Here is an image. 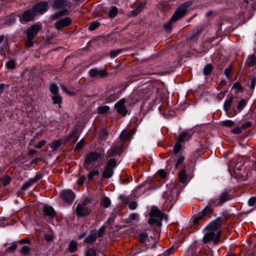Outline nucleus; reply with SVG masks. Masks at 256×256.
Returning a JSON list of instances; mask_svg holds the SVG:
<instances>
[{"label": "nucleus", "mask_w": 256, "mask_h": 256, "mask_svg": "<svg viewBox=\"0 0 256 256\" xmlns=\"http://www.w3.org/2000/svg\"><path fill=\"white\" fill-rule=\"evenodd\" d=\"M10 178L8 176H4L2 179V183L3 186H6L8 184L10 181Z\"/></svg>", "instance_id": "obj_52"}, {"label": "nucleus", "mask_w": 256, "mask_h": 256, "mask_svg": "<svg viewBox=\"0 0 256 256\" xmlns=\"http://www.w3.org/2000/svg\"><path fill=\"white\" fill-rule=\"evenodd\" d=\"M99 174V172L98 170H94L91 171L88 174V178L90 180H92L93 177L95 176H97Z\"/></svg>", "instance_id": "obj_47"}, {"label": "nucleus", "mask_w": 256, "mask_h": 256, "mask_svg": "<svg viewBox=\"0 0 256 256\" xmlns=\"http://www.w3.org/2000/svg\"><path fill=\"white\" fill-rule=\"evenodd\" d=\"M116 164V162L114 159H110L106 163L102 173V176L106 178H110L114 173L113 168Z\"/></svg>", "instance_id": "obj_7"}, {"label": "nucleus", "mask_w": 256, "mask_h": 256, "mask_svg": "<svg viewBox=\"0 0 256 256\" xmlns=\"http://www.w3.org/2000/svg\"><path fill=\"white\" fill-rule=\"evenodd\" d=\"M52 99L53 100V103L54 104H60L62 100V96L58 94H53L52 96Z\"/></svg>", "instance_id": "obj_24"}, {"label": "nucleus", "mask_w": 256, "mask_h": 256, "mask_svg": "<svg viewBox=\"0 0 256 256\" xmlns=\"http://www.w3.org/2000/svg\"><path fill=\"white\" fill-rule=\"evenodd\" d=\"M126 102V99L122 98L119 100L114 105L116 112L122 116H125L128 113V110L125 106Z\"/></svg>", "instance_id": "obj_8"}, {"label": "nucleus", "mask_w": 256, "mask_h": 256, "mask_svg": "<svg viewBox=\"0 0 256 256\" xmlns=\"http://www.w3.org/2000/svg\"><path fill=\"white\" fill-rule=\"evenodd\" d=\"M44 238L47 242H50L53 240L54 237L51 234H46L44 236Z\"/></svg>", "instance_id": "obj_64"}, {"label": "nucleus", "mask_w": 256, "mask_h": 256, "mask_svg": "<svg viewBox=\"0 0 256 256\" xmlns=\"http://www.w3.org/2000/svg\"><path fill=\"white\" fill-rule=\"evenodd\" d=\"M86 180V178L84 176H80L78 180H77V183L80 184L82 185L84 184V180Z\"/></svg>", "instance_id": "obj_63"}, {"label": "nucleus", "mask_w": 256, "mask_h": 256, "mask_svg": "<svg viewBox=\"0 0 256 256\" xmlns=\"http://www.w3.org/2000/svg\"><path fill=\"white\" fill-rule=\"evenodd\" d=\"M248 204L250 206H254L256 203V197L253 196L250 198L248 200Z\"/></svg>", "instance_id": "obj_53"}, {"label": "nucleus", "mask_w": 256, "mask_h": 256, "mask_svg": "<svg viewBox=\"0 0 256 256\" xmlns=\"http://www.w3.org/2000/svg\"><path fill=\"white\" fill-rule=\"evenodd\" d=\"M182 148V144L179 142L176 143L174 148V152L175 154L179 153Z\"/></svg>", "instance_id": "obj_41"}, {"label": "nucleus", "mask_w": 256, "mask_h": 256, "mask_svg": "<svg viewBox=\"0 0 256 256\" xmlns=\"http://www.w3.org/2000/svg\"><path fill=\"white\" fill-rule=\"evenodd\" d=\"M40 178V176L36 175L34 178L29 180L28 181L26 182L22 186V190H26L28 187L35 183Z\"/></svg>", "instance_id": "obj_16"}, {"label": "nucleus", "mask_w": 256, "mask_h": 256, "mask_svg": "<svg viewBox=\"0 0 256 256\" xmlns=\"http://www.w3.org/2000/svg\"><path fill=\"white\" fill-rule=\"evenodd\" d=\"M8 44V40H4V36H0V52H2L4 48Z\"/></svg>", "instance_id": "obj_25"}, {"label": "nucleus", "mask_w": 256, "mask_h": 256, "mask_svg": "<svg viewBox=\"0 0 256 256\" xmlns=\"http://www.w3.org/2000/svg\"><path fill=\"white\" fill-rule=\"evenodd\" d=\"M148 223L151 225L160 226V210L157 207L152 206L149 214Z\"/></svg>", "instance_id": "obj_3"}, {"label": "nucleus", "mask_w": 256, "mask_h": 256, "mask_svg": "<svg viewBox=\"0 0 256 256\" xmlns=\"http://www.w3.org/2000/svg\"><path fill=\"white\" fill-rule=\"evenodd\" d=\"M233 99L234 98L232 97H230L224 102V108L226 112L228 111V109L230 107Z\"/></svg>", "instance_id": "obj_22"}, {"label": "nucleus", "mask_w": 256, "mask_h": 256, "mask_svg": "<svg viewBox=\"0 0 256 256\" xmlns=\"http://www.w3.org/2000/svg\"><path fill=\"white\" fill-rule=\"evenodd\" d=\"M91 212V208L88 206L86 201L78 204L75 210L76 214L78 217L87 216L90 214Z\"/></svg>", "instance_id": "obj_6"}, {"label": "nucleus", "mask_w": 256, "mask_h": 256, "mask_svg": "<svg viewBox=\"0 0 256 256\" xmlns=\"http://www.w3.org/2000/svg\"><path fill=\"white\" fill-rule=\"evenodd\" d=\"M122 50L120 49L112 50L110 52V56L111 58H114L118 56L122 52Z\"/></svg>", "instance_id": "obj_42"}, {"label": "nucleus", "mask_w": 256, "mask_h": 256, "mask_svg": "<svg viewBox=\"0 0 256 256\" xmlns=\"http://www.w3.org/2000/svg\"><path fill=\"white\" fill-rule=\"evenodd\" d=\"M67 10H64L55 13L51 16V18L53 20H55L58 18L65 15L66 14Z\"/></svg>", "instance_id": "obj_27"}, {"label": "nucleus", "mask_w": 256, "mask_h": 256, "mask_svg": "<svg viewBox=\"0 0 256 256\" xmlns=\"http://www.w3.org/2000/svg\"><path fill=\"white\" fill-rule=\"evenodd\" d=\"M212 208L210 206H206L204 210L202 211V212L204 215L206 216L208 214L212 213Z\"/></svg>", "instance_id": "obj_39"}, {"label": "nucleus", "mask_w": 256, "mask_h": 256, "mask_svg": "<svg viewBox=\"0 0 256 256\" xmlns=\"http://www.w3.org/2000/svg\"><path fill=\"white\" fill-rule=\"evenodd\" d=\"M62 198L68 202H71L74 198V194L71 190H66L61 193Z\"/></svg>", "instance_id": "obj_12"}, {"label": "nucleus", "mask_w": 256, "mask_h": 256, "mask_svg": "<svg viewBox=\"0 0 256 256\" xmlns=\"http://www.w3.org/2000/svg\"><path fill=\"white\" fill-rule=\"evenodd\" d=\"M246 100L244 99H242L240 100V102H238L237 105V109L239 112H240L242 110L244 109V108L246 106Z\"/></svg>", "instance_id": "obj_30"}, {"label": "nucleus", "mask_w": 256, "mask_h": 256, "mask_svg": "<svg viewBox=\"0 0 256 256\" xmlns=\"http://www.w3.org/2000/svg\"><path fill=\"white\" fill-rule=\"evenodd\" d=\"M246 62L249 66H252L256 62V57L254 54H252L248 57Z\"/></svg>", "instance_id": "obj_29"}, {"label": "nucleus", "mask_w": 256, "mask_h": 256, "mask_svg": "<svg viewBox=\"0 0 256 256\" xmlns=\"http://www.w3.org/2000/svg\"><path fill=\"white\" fill-rule=\"evenodd\" d=\"M84 145V140H81L76 145L75 150H78L82 148Z\"/></svg>", "instance_id": "obj_49"}, {"label": "nucleus", "mask_w": 256, "mask_h": 256, "mask_svg": "<svg viewBox=\"0 0 256 256\" xmlns=\"http://www.w3.org/2000/svg\"><path fill=\"white\" fill-rule=\"evenodd\" d=\"M121 150L120 146H116L111 148L106 153V157L108 158L110 156H115L118 154Z\"/></svg>", "instance_id": "obj_15"}, {"label": "nucleus", "mask_w": 256, "mask_h": 256, "mask_svg": "<svg viewBox=\"0 0 256 256\" xmlns=\"http://www.w3.org/2000/svg\"><path fill=\"white\" fill-rule=\"evenodd\" d=\"M86 256H96V252L93 249L90 248L86 251Z\"/></svg>", "instance_id": "obj_50"}, {"label": "nucleus", "mask_w": 256, "mask_h": 256, "mask_svg": "<svg viewBox=\"0 0 256 256\" xmlns=\"http://www.w3.org/2000/svg\"><path fill=\"white\" fill-rule=\"evenodd\" d=\"M232 66H230L228 68H226L224 70V74L226 75V77L228 78L230 76H231L232 72Z\"/></svg>", "instance_id": "obj_44"}, {"label": "nucleus", "mask_w": 256, "mask_h": 256, "mask_svg": "<svg viewBox=\"0 0 256 256\" xmlns=\"http://www.w3.org/2000/svg\"><path fill=\"white\" fill-rule=\"evenodd\" d=\"M100 26V23L97 22H91L88 26V29L90 30H94L98 28Z\"/></svg>", "instance_id": "obj_37"}, {"label": "nucleus", "mask_w": 256, "mask_h": 256, "mask_svg": "<svg viewBox=\"0 0 256 256\" xmlns=\"http://www.w3.org/2000/svg\"><path fill=\"white\" fill-rule=\"evenodd\" d=\"M192 4L191 1H188L184 2L180 6H179L171 18V20H175L176 22L183 17L187 12V10Z\"/></svg>", "instance_id": "obj_2"}, {"label": "nucleus", "mask_w": 256, "mask_h": 256, "mask_svg": "<svg viewBox=\"0 0 256 256\" xmlns=\"http://www.w3.org/2000/svg\"><path fill=\"white\" fill-rule=\"evenodd\" d=\"M17 248V244L15 242L12 243L11 246L7 248V250L8 251H14Z\"/></svg>", "instance_id": "obj_58"}, {"label": "nucleus", "mask_w": 256, "mask_h": 256, "mask_svg": "<svg viewBox=\"0 0 256 256\" xmlns=\"http://www.w3.org/2000/svg\"><path fill=\"white\" fill-rule=\"evenodd\" d=\"M96 230H92L90 234L84 240V242L86 243H92L96 239Z\"/></svg>", "instance_id": "obj_18"}, {"label": "nucleus", "mask_w": 256, "mask_h": 256, "mask_svg": "<svg viewBox=\"0 0 256 256\" xmlns=\"http://www.w3.org/2000/svg\"><path fill=\"white\" fill-rule=\"evenodd\" d=\"M15 20H16V18L14 16H11L10 18H8L6 20V24L8 26H10V25L14 23L15 22Z\"/></svg>", "instance_id": "obj_57"}, {"label": "nucleus", "mask_w": 256, "mask_h": 256, "mask_svg": "<svg viewBox=\"0 0 256 256\" xmlns=\"http://www.w3.org/2000/svg\"><path fill=\"white\" fill-rule=\"evenodd\" d=\"M256 84V78H254L250 82V86L252 90H254L255 88Z\"/></svg>", "instance_id": "obj_62"}, {"label": "nucleus", "mask_w": 256, "mask_h": 256, "mask_svg": "<svg viewBox=\"0 0 256 256\" xmlns=\"http://www.w3.org/2000/svg\"><path fill=\"white\" fill-rule=\"evenodd\" d=\"M184 156H180L177 160V162L175 164V168H178L180 164L184 160Z\"/></svg>", "instance_id": "obj_55"}, {"label": "nucleus", "mask_w": 256, "mask_h": 256, "mask_svg": "<svg viewBox=\"0 0 256 256\" xmlns=\"http://www.w3.org/2000/svg\"><path fill=\"white\" fill-rule=\"evenodd\" d=\"M68 250L70 252H74L76 250V244L74 241H72L68 246Z\"/></svg>", "instance_id": "obj_35"}, {"label": "nucleus", "mask_w": 256, "mask_h": 256, "mask_svg": "<svg viewBox=\"0 0 256 256\" xmlns=\"http://www.w3.org/2000/svg\"><path fill=\"white\" fill-rule=\"evenodd\" d=\"M222 226V222L220 218H217L216 220L211 222L206 228L204 230H210V231L217 232H221L220 230Z\"/></svg>", "instance_id": "obj_9"}, {"label": "nucleus", "mask_w": 256, "mask_h": 256, "mask_svg": "<svg viewBox=\"0 0 256 256\" xmlns=\"http://www.w3.org/2000/svg\"><path fill=\"white\" fill-rule=\"evenodd\" d=\"M100 204L106 208L109 207L111 204L110 199L107 196H103L100 200Z\"/></svg>", "instance_id": "obj_21"}, {"label": "nucleus", "mask_w": 256, "mask_h": 256, "mask_svg": "<svg viewBox=\"0 0 256 256\" xmlns=\"http://www.w3.org/2000/svg\"><path fill=\"white\" fill-rule=\"evenodd\" d=\"M173 247H170L164 250L161 256H168L172 253Z\"/></svg>", "instance_id": "obj_45"}, {"label": "nucleus", "mask_w": 256, "mask_h": 256, "mask_svg": "<svg viewBox=\"0 0 256 256\" xmlns=\"http://www.w3.org/2000/svg\"><path fill=\"white\" fill-rule=\"evenodd\" d=\"M212 70V66L210 64H206L204 68V74L206 76L208 75Z\"/></svg>", "instance_id": "obj_33"}, {"label": "nucleus", "mask_w": 256, "mask_h": 256, "mask_svg": "<svg viewBox=\"0 0 256 256\" xmlns=\"http://www.w3.org/2000/svg\"><path fill=\"white\" fill-rule=\"evenodd\" d=\"M41 26L40 25L35 24L32 26L26 32L27 40L26 42V46L30 47L32 45V40L36 35L38 32L40 30Z\"/></svg>", "instance_id": "obj_5"}, {"label": "nucleus", "mask_w": 256, "mask_h": 256, "mask_svg": "<svg viewBox=\"0 0 256 256\" xmlns=\"http://www.w3.org/2000/svg\"><path fill=\"white\" fill-rule=\"evenodd\" d=\"M90 74L92 76H105L104 72L98 69H92L90 71Z\"/></svg>", "instance_id": "obj_19"}, {"label": "nucleus", "mask_w": 256, "mask_h": 256, "mask_svg": "<svg viewBox=\"0 0 256 256\" xmlns=\"http://www.w3.org/2000/svg\"><path fill=\"white\" fill-rule=\"evenodd\" d=\"M205 230L206 233L202 238V241L204 243L212 242L214 244H216L219 242L221 232H216L210 230Z\"/></svg>", "instance_id": "obj_4"}, {"label": "nucleus", "mask_w": 256, "mask_h": 256, "mask_svg": "<svg viewBox=\"0 0 256 256\" xmlns=\"http://www.w3.org/2000/svg\"><path fill=\"white\" fill-rule=\"evenodd\" d=\"M20 252L22 254L27 256L30 254V248L28 246H24L22 247Z\"/></svg>", "instance_id": "obj_40"}, {"label": "nucleus", "mask_w": 256, "mask_h": 256, "mask_svg": "<svg viewBox=\"0 0 256 256\" xmlns=\"http://www.w3.org/2000/svg\"><path fill=\"white\" fill-rule=\"evenodd\" d=\"M219 200V204L218 205H220V204L224 202L227 200V198L225 196H220V198H218Z\"/></svg>", "instance_id": "obj_61"}, {"label": "nucleus", "mask_w": 256, "mask_h": 256, "mask_svg": "<svg viewBox=\"0 0 256 256\" xmlns=\"http://www.w3.org/2000/svg\"><path fill=\"white\" fill-rule=\"evenodd\" d=\"M104 152L99 153L97 152H91L88 154L84 161V166L88 170H90L92 166L98 167L100 164L98 162V160L104 156Z\"/></svg>", "instance_id": "obj_1"}, {"label": "nucleus", "mask_w": 256, "mask_h": 256, "mask_svg": "<svg viewBox=\"0 0 256 256\" xmlns=\"http://www.w3.org/2000/svg\"><path fill=\"white\" fill-rule=\"evenodd\" d=\"M162 221L165 222L166 224H168V218L167 214L161 212V222Z\"/></svg>", "instance_id": "obj_56"}, {"label": "nucleus", "mask_w": 256, "mask_h": 256, "mask_svg": "<svg viewBox=\"0 0 256 256\" xmlns=\"http://www.w3.org/2000/svg\"><path fill=\"white\" fill-rule=\"evenodd\" d=\"M222 122L224 126L228 127H232L234 124V122L230 120H224Z\"/></svg>", "instance_id": "obj_43"}, {"label": "nucleus", "mask_w": 256, "mask_h": 256, "mask_svg": "<svg viewBox=\"0 0 256 256\" xmlns=\"http://www.w3.org/2000/svg\"><path fill=\"white\" fill-rule=\"evenodd\" d=\"M144 4L143 3H140L137 6V8L132 11V14L136 16L144 8Z\"/></svg>", "instance_id": "obj_26"}, {"label": "nucleus", "mask_w": 256, "mask_h": 256, "mask_svg": "<svg viewBox=\"0 0 256 256\" xmlns=\"http://www.w3.org/2000/svg\"><path fill=\"white\" fill-rule=\"evenodd\" d=\"M118 14V8L116 6H113L110 10L108 16L111 18H114Z\"/></svg>", "instance_id": "obj_34"}, {"label": "nucleus", "mask_w": 256, "mask_h": 256, "mask_svg": "<svg viewBox=\"0 0 256 256\" xmlns=\"http://www.w3.org/2000/svg\"><path fill=\"white\" fill-rule=\"evenodd\" d=\"M50 90L52 94H58V88L56 84H52L50 86Z\"/></svg>", "instance_id": "obj_32"}, {"label": "nucleus", "mask_w": 256, "mask_h": 256, "mask_svg": "<svg viewBox=\"0 0 256 256\" xmlns=\"http://www.w3.org/2000/svg\"><path fill=\"white\" fill-rule=\"evenodd\" d=\"M232 88H236L238 91L242 88V87L239 82H236L234 84Z\"/></svg>", "instance_id": "obj_59"}, {"label": "nucleus", "mask_w": 256, "mask_h": 256, "mask_svg": "<svg viewBox=\"0 0 256 256\" xmlns=\"http://www.w3.org/2000/svg\"><path fill=\"white\" fill-rule=\"evenodd\" d=\"M44 217H48L50 219L53 218L56 216V212L54 208L48 206H44L43 208Z\"/></svg>", "instance_id": "obj_14"}, {"label": "nucleus", "mask_w": 256, "mask_h": 256, "mask_svg": "<svg viewBox=\"0 0 256 256\" xmlns=\"http://www.w3.org/2000/svg\"><path fill=\"white\" fill-rule=\"evenodd\" d=\"M176 21L173 20H171V18L170 19L169 21L166 22V24H164V28L166 29V30L169 31L172 29V23L175 22Z\"/></svg>", "instance_id": "obj_38"}, {"label": "nucleus", "mask_w": 256, "mask_h": 256, "mask_svg": "<svg viewBox=\"0 0 256 256\" xmlns=\"http://www.w3.org/2000/svg\"><path fill=\"white\" fill-rule=\"evenodd\" d=\"M110 110V108L107 106H98L97 108V111L99 114H104Z\"/></svg>", "instance_id": "obj_28"}, {"label": "nucleus", "mask_w": 256, "mask_h": 256, "mask_svg": "<svg viewBox=\"0 0 256 256\" xmlns=\"http://www.w3.org/2000/svg\"><path fill=\"white\" fill-rule=\"evenodd\" d=\"M35 14L32 10H28L26 11L22 18H20L22 22H28L33 20Z\"/></svg>", "instance_id": "obj_13"}, {"label": "nucleus", "mask_w": 256, "mask_h": 256, "mask_svg": "<svg viewBox=\"0 0 256 256\" xmlns=\"http://www.w3.org/2000/svg\"><path fill=\"white\" fill-rule=\"evenodd\" d=\"M187 178V175L185 172H181L179 174V180L181 182H184Z\"/></svg>", "instance_id": "obj_36"}, {"label": "nucleus", "mask_w": 256, "mask_h": 256, "mask_svg": "<svg viewBox=\"0 0 256 256\" xmlns=\"http://www.w3.org/2000/svg\"><path fill=\"white\" fill-rule=\"evenodd\" d=\"M137 206V204L135 202H131L128 204V208L131 210H134L136 208Z\"/></svg>", "instance_id": "obj_60"}, {"label": "nucleus", "mask_w": 256, "mask_h": 256, "mask_svg": "<svg viewBox=\"0 0 256 256\" xmlns=\"http://www.w3.org/2000/svg\"><path fill=\"white\" fill-rule=\"evenodd\" d=\"M6 66L8 68H15V62L13 60H10L6 62Z\"/></svg>", "instance_id": "obj_51"}, {"label": "nucleus", "mask_w": 256, "mask_h": 256, "mask_svg": "<svg viewBox=\"0 0 256 256\" xmlns=\"http://www.w3.org/2000/svg\"><path fill=\"white\" fill-rule=\"evenodd\" d=\"M67 5L66 2L64 0H56L53 4V8H60Z\"/></svg>", "instance_id": "obj_20"}, {"label": "nucleus", "mask_w": 256, "mask_h": 256, "mask_svg": "<svg viewBox=\"0 0 256 256\" xmlns=\"http://www.w3.org/2000/svg\"><path fill=\"white\" fill-rule=\"evenodd\" d=\"M62 142L60 140H54L52 142L50 145V148L53 151L56 150L62 145Z\"/></svg>", "instance_id": "obj_23"}, {"label": "nucleus", "mask_w": 256, "mask_h": 256, "mask_svg": "<svg viewBox=\"0 0 256 256\" xmlns=\"http://www.w3.org/2000/svg\"><path fill=\"white\" fill-rule=\"evenodd\" d=\"M105 232V227H100L98 230H96V237L102 236Z\"/></svg>", "instance_id": "obj_46"}, {"label": "nucleus", "mask_w": 256, "mask_h": 256, "mask_svg": "<svg viewBox=\"0 0 256 256\" xmlns=\"http://www.w3.org/2000/svg\"><path fill=\"white\" fill-rule=\"evenodd\" d=\"M71 23V19L68 17H66L64 18H61L58 20L55 23V26L57 30H59L64 27L70 26Z\"/></svg>", "instance_id": "obj_11"}, {"label": "nucleus", "mask_w": 256, "mask_h": 256, "mask_svg": "<svg viewBox=\"0 0 256 256\" xmlns=\"http://www.w3.org/2000/svg\"><path fill=\"white\" fill-rule=\"evenodd\" d=\"M120 138L122 141H125L128 138H130V133L126 130H124L122 132Z\"/></svg>", "instance_id": "obj_31"}, {"label": "nucleus", "mask_w": 256, "mask_h": 256, "mask_svg": "<svg viewBox=\"0 0 256 256\" xmlns=\"http://www.w3.org/2000/svg\"><path fill=\"white\" fill-rule=\"evenodd\" d=\"M47 7V2H42L35 4L33 7L32 11L35 14H42L46 12Z\"/></svg>", "instance_id": "obj_10"}, {"label": "nucleus", "mask_w": 256, "mask_h": 256, "mask_svg": "<svg viewBox=\"0 0 256 256\" xmlns=\"http://www.w3.org/2000/svg\"><path fill=\"white\" fill-rule=\"evenodd\" d=\"M205 216L201 212L200 214H198L194 219V223L197 224L200 220H201Z\"/></svg>", "instance_id": "obj_48"}, {"label": "nucleus", "mask_w": 256, "mask_h": 256, "mask_svg": "<svg viewBox=\"0 0 256 256\" xmlns=\"http://www.w3.org/2000/svg\"><path fill=\"white\" fill-rule=\"evenodd\" d=\"M46 144V141L44 140H40L38 144H36L34 146L37 148H40L44 146Z\"/></svg>", "instance_id": "obj_54"}, {"label": "nucleus", "mask_w": 256, "mask_h": 256, "mask_svg": "<svg viewBox=\"0 0 256 256\" xmlns=\"http://www.w3.org/2000/svg\"><path fill=\"white\" fill-rule=\"evenodd\" d=\"M192 134L188 132H182L178 137V140L180 142L186 141L190 138Z\"/></svg>", "instance_id": "obj_17"}]
</instances>
